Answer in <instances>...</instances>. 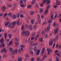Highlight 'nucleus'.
<instances>
[{"instance_id":"nucleus-39","label":"nucleus","mask_w":61,"mask_h":61,"mask_svg":"<svg viewBox=\"0 0 61 61\" xmlns=\"http://www.w3.org/2000/svg\"><path fill=\"white\" fill-rule=\"evenodd\" d=\"M9 24V22H7L6 23V24H5V26H6L8 25V24Z\"/></svg>"},{"instance_id":"nucleus-27","label":"nucleus","mask_w":61,"mask_h":61,"mask_svg":"<svg viewBox=\"0 0 61 61\" xmlns=\"http://www.w3.org/2000/svg\"><path fill=\"white\" fill-rule=\"evenodd\" d=\"M22 59L21 58H20L19 59H18V61H22Z\"/></svg>"},{"instance_id":"nucleus-16","label":"nucleus","mask_w":61,"mask_h":61,"mask_svg":"<svg viewBox=\"0 0 61 61\" xmlns=\"http://www.w3.org/2000/svg\"><path fill=\"white\" fill-rule=\"evenodd\" d=\"M56 22H54L53 23V26L54 27L56 26Z\"/></svg>"},{"instance_id":"nucleus-51","label":"nucleus","mask_w":61,"mask_h":61,"mask_svg":"<svg viewBox=\"0 0 61 61\" xmlns=\"http://www.w3.org/2000/svg\"><path fill=\"white\" fill-rule=\"evenodd\" d=\"M41 19H39L38 21V22L39 23H40V22H41Z\"/></svg>"},{"instance_id":"nucleus-63","label":"nucleus","mask_w":61,"mask_h":61,"mask_svg":"<svg viewBox=\"0 0 61 61\" xmlns=\"http://www.w3.org/2000/svg\"><path fill=\"white\" fill-rule=\"evenodd\" d=\"M11 23H10L9 25V27H10L11 26Z\"/></svg>"},{"instance_id":"nucleus-31","label":"nucleus","mask_w":61,"mask_h":61,"mask_svg":"<svg viewBox=\"0 0 61 61\" xmlns=\"http://www.w3.org/2000/svg\"><path fill=\"white\" fill-rule=\"evenodd\" d=\"M15 46H16L18 45V43L17 42H16L15 43Z\"/></svg>"},{"instance_id":"nucleus-40","label":"nucleus","mask_w":61,"mask_h":61,"mask_svg":"<svg viewBox=\"0 0 61 61\" xmlns=\"http://www.w3.org/2000/svg\"><path fill=\"white\" fill-rule=\"evenodd\" d=\"M6 36H7L6 33H5V40H6Z\"/></svg>"},{"instance_id":"nucleus-47","label":"nucleus","mask_w":61,"mask_h":61,"mask_svg":"<svg viewBox=\"0 0 61 61\" xmlns=\"http://www.w3.org/2000/svg\"><path fill=\"white\" fill-rule=\"evenodd\" d=\"M31 61H34L35 60V58H32L31 59Z\"/></svg>"},{"instance_id":"nucleus-29","label":"nucleus","mask_w":61,"mask_h":61,"mask_svg":"<svg viewBox=\"0 0 61 61\" xmlns=\"http://www.w3.org/2000/svg\"><path fill=\"white\" fill-rule=\"evenodd\" d=\"M35 0H33L32 1V3L31 4L32 5H33L34 4H35Z\"/></svg>"},{"instance_id":"nucleus-57","label":"nucleus","mask_w":61,"mask_h":61,"mask_svg":"<svg viewBox=\"0 0 61 61\" xmlns=\"http://www.w3.org/2000/svg\"><path fill=\"white\" fill-rule=\"evenodd\" d=\"M45 37H46V38H47V37L48 36L47 34H46V35H44Z\"/></svg>"},{"instance_id":"nucleus-4","label":"nucleus","mask_w":61,"mask_h":61,"mask_svg":"<svg viewBox=\"0 0 61 61\" xmlns=\"http://www.w3.org/2000/svg\"><path fill=\"white\" fill-rule=\"evenodd\" d=\"M4 52L5 53H6V50L5 49V48H4V49L1 50V53H3Z\"/></svg>"},{"instance_id":"nucleus-22","label":"nucleus","mask_w":61,"mask_h":61,"mask_svg":"<svg viewBox=\"0 0 61 61\" xmlns=\"http://www.w3.org/2000/svg\"><path fill=\"white\" fill-rule=\"evenodd\" d=\"M57 3H58L57 4ZM56 3L58 5H60V1H56Z\"/></svg>"},{"instance_id":"nucleus-17","label":"nucleus","mask_w":61,"mask_h":61,"mask_svg":"<svg viewBox=\"0 0 61 61\" xmlns=\"http://www.w3.org/2000/svg\"><path fill=\"white\" fill-rule=\"evenodd\" d=\"M16 24L18 25H20V24L19 23V20H18V21L16 22Z\"/></svg>"},{"instance_id":"nucleus-23","label":"nucleus","mask_w":61,"mask_h":61,"mask_svg":"<svg viewBox=\"0 0 61 61\" xmlns=\"http://www.w3.org/2000/svg\"><path fill=\"white\" fill-rule=\"evenodd\" d=\"M48 23H50L51 24L52 23V20L51 19H50L49 21L48 22Z\"/></svg>"},{"instance_id":"nucleus-62","label":"nucleus","mask_w":61,"mask_h":61,"mask_svg":"<svg viewBox=\"0 0 61 61\" xmlns=\"http://www.w3.org/2000/svg\"><path fill=\"white\" fill-rule=\"evenodd\" d=\"M37 45V44L36 43H34V44L33 45V46H36Z\"/></svg>"},{"instance_id":"nucleus-7","label":"nucleus","mask_w":61,"mask_h":61,"mask_svg":"<svg viewBox=\"0 0 61 61\" xmlns=\"http://www.w3.org/2000/svg\"><path fill=\"white\" fill-rule=\"evenodd\" d=\"M40 52V50L39 49H38L37 50V52L36 53V55H39Z\"/></svg>"},{"instance_id":"nucleus-42","label":"nucleus","mask_w":61,"mask_h":61,"mask_svg":"<svg viewBox=\"0 0 61 61\" xmlns=\"http://www.w3.org/2000/svg\"><path fill=\"white\" fill-rule=\"evenodd\" d=\"M29 49L30 50H32L33 49V47H30L29 48Z\"/></svg>"},{"instance_id":"nucleus-21","label":"nucleus","mask_w":61,"mask_h":61,"mask_svg":"<svg viewBox=\"0 0 61 61\" xmlns=\"http://www.w3.org/2000/svg\"><path fill=\"white\" fill-rule=\"evenodd\" d=\"M47 13H48V11L46 10H45V14L46 15L47 14Z\"/></svg>"},{"instance_id":"nucleus-11","label":"nucleus","mask_w":61,"mask_h":61,"mask_svg":"<svg viewBox=\"0 0 61 61\" xmlns=\"http://www.w3.org/2000/svg\"><path fill=\"white\" fill-rule=\"evenodd\" d=\"M43 12V9L42 8L40 9L39 12L40 13H42Z\"/></svg>"},{"instance_id":"nucleus-10","label":"nucleus","mask_w":61,"mask_h":61,"mask_svg":"<svg viewBox=\"0 0 61 61\" xmlns=\"http://www.w3.org/2000/svg\"><path fill=\"white\" fill-rule=\"evenodd\" d=\"M29 28L30 30H32L33 29V26L32 25H30L29 26Z\"/></svg>"},{"instance_id":"nucleus-5","label":"nucleus","mask_w":61,"mask_h":61,"mask_svg":"<svg viewBox=\"0 0 61 61\" xmlns=\"http://www.w3.org/2000/svg\"><path fill=\"white\" fill-rule=\"evenodd\" d=\"M59 29L58 28H57L54 31V33L55 34H57V33H58Z\"/></svg>"},{"instance_id":"nucleus-14","label":"nucleus","mask_w":61,"mask_h":61,"mask_svg":"<svg viewBox=\"0 0 61 61\" xmlns=\"http://www.w3.org/2000/svg\"><path fill=\"white\" fill-rule=\"evenodd\" d=\"M50 29V26H49L47 28L46 30H46L47 32H48L49 31L48 30H49Z\"/></svg>"},{"instance_id":"nucleus-8","label":"nucleus","mask_w":61,"mask_h":61,"mask_svg":"<svg viewBox=\"0 0 61 61\" xmlns=\"http://www.w3.org/2000/svg\"><path fill=\"white\" fill-rule=\"evenodd\" d=\"M53 41V39H51L50 41V42L49 43V45L50 46H52L53 44V43L52 42Z\"/></svg>"},{"instance_id":"nucleus-15","label":"nucleus","mask_w":61,"mask_h":61,"mask_svg":"<svg viewBox=\"0 0 61 61\" xmlns=\"http://www.w3.org/2000/svg\"><path fill=\"white\" fill-rule=\"evenodd\" d=\"M35 21L34 20L31 19V22L32 24H34V22Z\"/></svg>"},{"instance_id":"nucleus-54","label":"nucleus","mask_w":61,"mask_h":61,"mask_svg":"<svg viewBox=\"0 0 61 61\" xmlns=\"http://www.w3.org/2000/svg\"><path fill=\"white\" fill-rule=\"evenodd\" d=\"M40 6H41V7H42L43 6V4L41 3V4H40Z\"/></svg>"},{"instance_id":"nucleus-28","label":"nucleus","mask_w":61,"mask_h":61,"mask_svg":"<svg viewBox=\"0 0 61 61\" xmlns=\"http://www.w3.org/2000/svg\"><path fill=\"white\" fill-rule=\"evenodd\" d=\"M24 28H24V25H23H23L21 27V30H23L24 29Z\"/></svg>"},{"instance_id":"nucleus-37","label":"nucleus","mask_w":61,"mask_h":61,"mask_svg":"<svg viewBox=\"0 0 61 61\" xmlns=\"http://www.w3.org/2000/svg\"><path fill=\"white\" fill-rule=\"evenodd\" d=\"M50 5H48L47 6V9H49L50 8Z\"/></svg>"},{"instance_id":"nucleus-52","label":"nucleus","mask_w":61,"mask_h":61,"mask_svg":"<svg viewBox=\"0 0 61 61\" xmlns=\"http://www.w3.org/2000/svg\"><path fill=\"white\" fill-rule=\"evenodd\" d=\"M25 57H29V55H28L27 54H26V55H25Z\"/></svg>"},{"instance_id":"nucleus-6","label":"nucleus","mask_w":61,"mask_h":61,"mask_svg":"<svg viewBox=\"0 0 61 61\" xmlns=\"http://www.w3.org/2000/svg\"><path fill=\"white\" fill-rule=\"evenodd\" d=\"M11 24H12V26H11L12 28H14L15 26V25L16 24V22H13L11 23Z\"/></svg>"},{"instance_id":"nucleus-30","label":"nucleus","mask_w":61,"mask_h":61,"mask_svg":"<svg viewBox=\"0 0 61 61\" xmlns=\"http://www.w3.org/2000/svg\"><path fill=\"white\" fill-rule=\"evenodd\" d=\"M46 0H43L42 1V4H45L46 3Z\"/></svg>"},{"instance_id":"nucleus-19","label":"nucleus","mask_w":61,"mask_h":61,"mask_svg":"<svg viewBox=\"0 0 61 61\" xmlns=\"http://www.w3.org/2000/svg\"><path fill=\"white\" fill-rule=\"evenodd\" d=\"M36 47H37L36 46H35L34 47L35 52H36V50H37V48Z\"/></svg>"},{"instance_id":"nucleus-20","label":"nucleus","mask_w":61,"mask_h":61,"mask_svg":"<svg viewBox=\"0 0 61 61\" xmlns=\"http://www.w3.org/2000/svg\"><path fill=\"white\" fill-rule=\"evenodd\" d=\"M55 55H57L59 57H60V55L57 53H56Z\"/></svg>"},{"instance_id":"nucleus-25","label":"nucleus","mask_w":61,"mask_h":61,"mask_svg":"<svg viewBox=\"0 0 61 61\" xmlns=\"http://www.w3.org/2000/svg\"><path fill=\"white\" fill-rule=\"evenodd\" d=\"M8 36L9 37V38H11V37H12V35L11 34H10Z\"/></svg>"},{"instance_id":"nucleus-2","label":"nucleus","mask_w":61,"mask_h":61,"mask_svg":"<svg viewBox=\"0 0 61 61\" xmlns=\"http://www.w3.org/2000/svg\"><path fill=\"white\" fill-rule=\"evenodd\" d=\"M22 34V35L23 36H28L29 35H27V32H26V31L25 30L24 31H23Z\"/></svg>"},{"instance_id":"nucleus-32","label":"nucleus","mask_w":61,"mask_h":61,"mask_svg":"<svg viewBox=\"0 0 61 61\" xmlns=\"http://www.w3.org/2000/svg\"><path fill=\"white\" fill-rule=\"evenodd\" d=\"M13 18H14L15 19V18H16V15H13Z\"/></svg>"},{"instance_id":"nucleus-1","label":"nucleus","mask_w":61,"mask_h":61,"mask_svg":"<svg viewBox=\"0 0 61 61\" xmlns=\"http://www.w3.org/2000/svg\"><path fill=\"white\" fill-rule=\"evenodd\" d=\"M0 42L1 44V45H0V47L2 48V47H5V44L4 43V40L3 38H2L1 40H0Z\"/></svg>"},{"instance_id":"nucleus-24","label":"nucleus","mask_w":61,"mask_h":61,"mask_svg":"<svg viewBox=\"0 0 61 61\" xmlns=\"http://www.w3.org/2000/svg\"><path fill=\"white\" fill-rule=\"evenodd\" d=\"M56 61H59V58L57 57H56Z\"/></svg>"},{"instance_id":"nucleus-45","label":"nucleus","mask_w":61,"mask_h":61,"mask_svg":"<svg viewBox=\"0 0 61 61\" xmlns=\"http://www.w3.org/2000/svg\"><path fill=\"white\" fill-rule=\"evenodd\" d=\"M20 6L21 7H24L25 6V5H20Z\"/></svg>"},{"instance_id":"nucleus-26","label":"nucleus","mask_w":61,"mask_h":61,"mask_svg":"<svg viewBox=\"0 0 61 61\" xmlns=\"http://www.w3.org/2000/svg\"><path fill=\"white\" fill-rule=\"evenodd\" d=\"M9 44L10 46L12 44V41H10L9 43Z\"/></svg>"},{"instance_id":"nucleus-36","label":"nucleus","mask_w":61,"mask_h":61,"mask_svg":"<svg viewBox=\"0 0 61 61\" xmlns=\"http://www.w3.org/2000/svg\"><path fill=\"white\" fill-rule=\"evenodd\" d=\"M20 4L21 5H22V4H23V2L22 0H21L20 1Z\"/></svg>"},{"instance_id":"nucleus-44","label":"nucleus","mask_w":61,"mask_h":61,"mask_svg":"<svg viewBox=\"0 0 61 61\" xmlns=\"http://www.w3.org/2000/svg\"><path fill=\"white\" fill-rule=\"evenodd\" d=\"M7 15V13H5L3 16L4 17H5V16H6Z\"/></svg>"},{"instance_id":"nucleus-48","label":"nucleus","mask_w":61,"mask_h":61,"mask_svg":"<svg viewBox=\"0 0 61 61\" xmlns=\"http://www.w3.org/2000/svg\"><path fill=\"white\" fill-rule=\"evenodd\" d=\"M35 34L36 33H35V32L33 33L32 35V36H35Z\"/></svg>"},{"instance_id":"nucleus-12","label":"nucleus","mask_w":61,"mask_h":61,"mask_svg":"<svg viewBox=\"0 0 61 61\" xmlns=\"http://www.w3.org/2000/svg\"><path fill=\"white\" fill-rule=\"evenodd\" d=\"M35 14L34 11H31L30 12V15H33Z\"/></svg>"},{"instance_id":"nucleus-59","label":"nucleus","mask_w":61,"mask_h":61,"mask_svg":"<svg viewBox=\"0 0 61 61\" xmlns=\"http://www.w3.org/2000/svg\"><path fill=\"white\" fill-rule=\"evenodd\" d=\"M40 42H42L43 41V38H41L40 39Z\"/></svg>"},{"instance_id":"nucleus-43","label":"nucleus","mask_w":61,"mask_h":61,"mask_svg":"<svg viewBox=\"0 0 61 61\" xmlns=\"http://www.w3.org/2000/svg\"><path fill=\"white\" fill-rule=\"evenodd\" d=\"M20 17L21 18H23L24 17V15L22 14H21L20 15Z\"/></svg>"},{"instance_id":"nucleus-64","label":"nucleus","mask_w":61,"mask_h":61,"mask_svg":"<svg viewBox=\"0 0 61 61\" xmlns=\"http://www.w3.org/2000/svg\"><path fill=\"white\" fill-rule=\"evenodd\" d=\"M59 18H60L61 17V14H60L59 16Z\"/></svg>"},{"instance_id":"nucleus-33","label":"nucleus","mask_w":61,"mask_h":61,"mask_svg":"<svg viewBox=\"0 0 61 61\" xmlns=\"http://www.w3.org/2000/svg\"><path fill=\"white\" fill-rule=\"evenodd\" d=\"M20 47L23 48V47H24V45H20Z\"/></svg>"},{"instance_id":"nucleus-38","label":"nucleus","mask_w":61,"mask_h":61,"mask_svg":"<svg viewBox=\"0 0 61 61\" xmlns=\"http://www.w3.org/2000/svg\"><path fill=\"white\" fill-rule=\"evenodd\" d=\"M32 5H29L27 6V7L28 8H31V7H32Z\"/></svg>"},{"instance_id":"nucleus-9","label":"nucleus","mask_w":61,"mask_h":61,"mask_svg":"<svg viewBox=\"0 0 61 61\" xmlns=\"http://www.w3.org/2000/svg\"><path fill=\"white\" fill-rule=\"evenodd\" d=\"M6 7L5 6H3V7L2 8V11H5V8Z\"/></svg>"},{"instance_id":"nucleus-55","label":"nucleus","mask_w":61,"mask_h":61,"mask_svg":"<svg viewBox=\"0 0 61 61\" xmlns=\"http://www.w3.org/2000/svg\"><path fill=\"white\" fill-rule=\"evenodd\" d=\"M15 41H17V40H17V38L16 37L15 38Z\"/></svg>"},{"instance_id":"nucleus-50","label":"nucleus","mask_w":61,"mask_h":61,"mask_svg":"<svg viewBox=\"0 0 61 61\" xmlns=\"http://www.w3.org/2000/svg\"><path fill=\"white\" fill-rule=\"evenodd\" d=\"M8 15H9V16H11V15H12V14L11 13H9L8 14Z\"/></svg>"},{"instance_id":"nucleus-41","label":"nucleus","mask_w":61,"mask_h":61,"mask_svg":"<svg viewBox=\"0 0 61 61\" xmlns=\"http://www.w3.org/2000/svg\"><path fill=\"white\" fill-rule=\"evenodd\" d=\"M27 34L28 35H29L28 36H29V30H27Z\"/></svg>"},{"instance_id":"nucleus-13","label":"nucleus","mask_w":61,"mask_h":61,"mask_svg":"<svg viewBox=\"0 0 61 61\" xmlns=\"http://www.w3.org/2000/svg\"><path fill=\"white\" fill-rule=\"evenodd\" d=\"M46 4L47 5H48L50 3V1H49L48 0H46Z\"/></svg>"},{"instance_id":"nucleus-35","label":"nucleus","mask_w":61,"mask_h":61,"mask_svg":"<svg viewBox=\"0 0 61 61\" xmlns=\"http://www.w3.org/2000/svg\"><path fill=\"white\" fill-rule=\"evenodd\" d=\"M45 52V51H42L41 53V55H43L44 53V52Z\"/></svg>"},{"instance_id":"nucleus-56","label":"nucleus","mask_w":61,"mask_h":61,"mask_svg":"<svg viewBox=\"0 0 61 61\" xmlns=\"http://www.w3.org/2000/svg\"><path fill=\"white\" fill-rule=\"evenodd\" d=\"M31 40H33V39H35V37H31Z\"/></svg>"},{"instance_id":"nucleus-49","label":"nucleus","mask_w":61,"mask_h":61,"mask_svg":"<svg viewBox=\"0 0 61 61\" xmlns=\"http://www.w3.org/2000/svg\"><path fill=\"white\" fill-rule=\"evenodd\" d=\"M13 5L14 6V7L15 8L17 7L16 5L15 4H14Z\"/></svg>"},{"instance_id":"nucleus-3","label":"nucleus","mask_w":61,"mask_h":61,"mask_svg":"<svg viewBox=\"0 0 61 61\" xmlns=\"http://www.w3.org/2000/svg\"><path fill=\"white\" fill-rule=\"evenodd\" d=\"M47 51L48 52L47 54L48 55H49V54H50V52H52L53 51V50H52V49L50 48L47 49Z\"/></svg>"},{"instance_id":"nucleus-61","label":"nucleus","mask_w":61,"mask_h":61,"mask_svg":"<svg viewBox=\"0 0 61 61\" xmlns=\"http://www.w3.org/2000/svg\"><path fill=\"white\" fill-rule=\"evenodd\" d=\"M30 54L32 55V54H33V52L32 51H31L30 52Z\"/></svg>"},{"instance_id":"nucleus-60","label":"nucleus","mask_w":61,"mask_h":61,"mask_svg":"<svg viewBox=\"0 0 61 61\" xmlns=\"http://www.w3.org/2000/svg\"><path fill=\"white\" fill-rule=\"evenodd\" d=\"M8 6L9 7H11L12 6H11V5H8Z\"/></svg>"},{"instance_id":"nucleus-58","label":"nucleus","mask_w":61,"mask_h":61,"mask_svg":"<svg viewBox=\"0 0 61 61\" xmlns=\"http://www.w3.org/2000/svg\"><path fill=\"white\" fill-rule=\"evenodd\" d=\"M57 5H55L54 6V8H56V7H57Z\"/></svg>"},{"instance_id":"nucleus-53","label":"nucleus","mask_w":61,"mask_h":61,"mask_svg":"<svg viewBox=\"0 0 61 61\" xmlns=\"http://www.w3.org/2000/svg\"><path fill=\"white\" fill-rule=\"evenodd\" d=\"M10 52H12V51L13 50V49H12V48H10Z\"/></svg>"},{"instance_id":"nucleus-46","label":"nucleus","mask_w":61,"mask_h":61,"mask_svg":"<svg viewBox=\"0 0 61 61\" xmlns=\"http://www.w3.org/2000/svg\"><path fill=\"white\" fill-rule=\"evenodd\" d=\"M51 17L52 19H53V14H51Z\"/></svg>"},{"instance_id":"nucleus-34","label":"nucleus","mask_w":61,"mask_h":61,"mask_svg":"<svg viewBox=\"0 0 61 61\" xmlns=\"http://www.w3.org/2000/svg\"><path fill=\"white\" fill-rule=\"evenodd\" d=\"M57 17V14H56L55 16V17H54V19H56V17Z\"/></svg>"},{"instance_id":"nucleus-18","label":"nucleus","mask_w":61,"mask_h":61,"mask_svg":"<svg viewBox=\"0 0 61 61\" xmlns=\"http://www.w3.org/2000/svg\"><path fill=\"white\" fill-rule=\"evenodd\" d=\"M17 50H18L17 49L13 51V52H14L15 54H16V53H17Z\"/></svg>"}]
</instances>
